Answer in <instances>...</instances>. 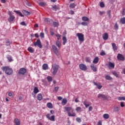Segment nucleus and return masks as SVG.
<instances>
[{"mask_svg":"<svg viewBox=\"0 0 125 125\" xmlns=\"http://www.w3.org/2000/svg\"><path fill=\"white\" fill-rule=\"evenodd\" d=\"M44 21L45 22H46V23H47L48 24H50V23L52 22V20L50 19H45Z\"/></svg>","mask_w":125,"mask_h":125,"instance_id":"23","label":"nucleus"},{"mask_svg":"<svg viewBox=\"0 0 125 125\" xmlns=\"http://www.w3.org/2000/svg\"><path fill=\"white\" fill-rule=\"evenodd\" d=\"M118 99L119 101H125V97H119Z\"/></svg>","mask_w":125,"mask_h":125,"instance_id":"34","label":"nucleus"},{"mask_svg":"<svg viewBox=\"0 0 125 125\" xmlns=\"http://www.w3.org/2000/svg\"><path fill=\"white\" fill-rule=\"evenodd\" d=\"M22 13L24 15H30V12H29L27 11H26V10H22Z\"/></svg>","mask_w":125,"mask_h":125,"instance_id":"28","label":"nucleus"},{"mask_svg":"<svg viewBox=\"0 0 125 125\" xmlns=\"http://www.w3.org/2000/svg\"><path fill=\"white\" fill-rule=\"evenodd\" d=\"M27 50L30 53H34V52H35V49H34V48L32 47H28Z\"/></svg>","mask_w":125,"mask_h":125,"instance_id":"16","label":"nucleus"},{"mask_svg":"<svg viewBox=\"0 0 125 125\" xmlns=\"http://www.w3.org/2000/svg\"><path fill=\"white\" fill-rule=\"evenodd\" d=\"M55 36L57 37L58 41L61 39V35L60 34H56Z\"/></svg>","mask_w":125,"mask_h":125,"instance_id":"42","label":"nucleus"},{"mask_svg":"<svg viewBox=\"0 0 125 125\" xmlns=\"http://www.w3.org/2000/svg\"><path fill=\"white\" fill-rule=\"evenodd\" d=\"M79 68L82 71H86L87 70V67L85 64H83V63H81L79 64Z\"/></svg>","mask_w":125,"mask_h":125,"instance_id":"7","label":"nucleus"},{"mask_svg":"<svg viewBox=\"0 0 125 125\" xmlns=\"http://www.w3.org/2000/svg\"><path fill=\"white\" fill-rule=\"evenodd\" d=\"M100 6L101 7H104L105 6V4H104V3L103 2H101L100 4Z\"/></svg>","mask_w":125,"mask_h":125,"instance_id":"45","label":"nucleus"},{"mask_svg":"<svg viewBox=\"0 0 125 125\" xmlns=\"http://www.w3.org/2000/svg\"><path fill=\"white\" fill-rule=\"evenodd\" d=\"M114 28L115 29V30H118V29H119V26H118V23H115V25H114Z\"/></svg>","mask_w":125,"mask_h":125,"instance_id":"48","label":"nucleus"},{"mask_svg":"<svg viewBox=\"0 0 125 125\" xmlns=\"http://www.w3.org/2000/svg\"><path fill=\"white\" fill-rule=\"evenodd\" d=\"M1 70L5 72L8 76H10L13 74V69L9 66H3L1 67Z\"/></svg>","mask_w":125,"mask_h":125,"instance_id":"1","label":"nucleus"},{"mask_svg":"<svg viewBox=\"0 0 125 125\" xmlns=\"http://www.w3.org/2000/svg\"><path fill=\"white\" fill-rule=\"evenodd\" d=\"M121 107H125V103L124 102H121L120 104Z\"/></svg>","mask_w":125,"mask_h":125,"instance_id":"54","label":"nucleus"},{"mask_svg":"<svg viewBox=\"0 0 125 125\" xmlns=\"http://www.w3.org/2000/svg\"><path fill=\"white\" fill-rule=\"evenodd\" d=\"M98 125H102V122L101 121H99L98 122Z\"/></svg>","mask_w":125,"mask_h":125,"instance_id":"61","label":"nucleus"},{"mask_svg":"<svg viewBox=\"0 0 125 125\" xmlns=\"http://www.w3.org/2000/svg\"><path fill=\"white\" fill-rule=\"evenodd\" d=\"M120 22L123 24H125V18H122L120 19Z\"/></svg>","mask_w":125,"mask_h":125,"instance_id":"35","label":"nucleus"},{"mask_svg":"<svg viewBox=\"0 0 125 125\" xmlns=\"http://www.w3.org/2000/svg\"><path fill=\"white\" fill-rule=\"evenodd\" d=\"M76 121L77 122H78V123H81V122H82V120H81V118H77Z\"/></svg>","mask_w":125,"mask_h":125,"instance_id":"52","label":"nucleus"},{"mask_svg":"<svg viewBox=\"0 0 125 125\" xmlns=\"http://www.w3.org/2000/svg\"><path fill=\"white\" fill-rule=\"evenodd\" d=\"M39 91V89L38 88V87H34V93L35 94H37V93H38Z\"/></svg>","mask_w":125,"mask_h":125,"instance_id":"33","label":"nucleus"},{"mask_svg":"<svg viewBox=\"0 0 125 125\" xmlns=\"http://www.w3.org/2000/svg\"><path fill=\"white\" fill-rule=\"evenodd\" d=\"M15 123L16 125H20V121L18 119H15Z\"/></svg>","mask_w":125,"mask_h":125,"instance_id":"31","label":"nucleus"},{"mask_svg":"<svg viewBox=\"0 0 125 125\" xmlns=\"http://www.w3.org/2000/svg\"><path fill=\"white\" fill-rule=\"evenodd\" d=\"M58 70H59V65L58 64H52L51 71H52V73L53 76H55L56 74H57Z\"/></svg>","mask_w":125,"mask_h":125,"instance_id":"2","label":"nucleus"},{"mask_svg":"<svg viewBox=\"0 0 125 125\" xmlns=\"http://www.w3.org/2000/svg\"><path fill=\"white\" fill-rule=\"evenodd\" d=\"M78 37L79 42L82 43L83 42H84V35L83 33H77L76 34Z\"/></svg>","mask_w":125,"mask_h":125,"instance_id":"4","label":"nucleus"},{"mask_svg":"<svg viewBox=\"0 0 125 125\" xmlns=\"http://www.w3.org/2000/svg\"><path fill=\"white\" fill-rule=\"evenodd\" d=\"M82 21H89V18H87V17H83Z\"/></svg>","mask_w":125,"mask_h":125,"instance_id":"30","label":"nucleus"},{"mask_svg":"<svg viewBox=\"0 0 125 125\" xmlns=\"http://www.w3.org/2000/svg\"><path fill=\"white\" fill-rule=\"evenodd\" d=\"M56 45L58 47L60 48L61 47V42L59 41V40H58L56 42Z\"/></svg>","mask_w":125,"mask_h":125,"instance_id":"25","label":"nucleus"},{"mask_svg":"<svg viewBox=\"0 0 125 125\" xmlns=\"http://www.w3.org/2000/svg\"><path fill=\"white\" fill-rule=\"evenodd\" d=\"M59 9H60L59 7L56 5L53 6V10H54L55 11H57V10H59Z\"/></svg>","mask_w":125,"mask_h":125,"instance_id":"26","label":"nucleus"},{"mask_svg":"<svg viewBox=\"0 0 125 125\" xmlns=\"http://www.w3.org/2000/svg\"><path fill=\"white\" fill-rule=\"evenodd\" d=\"M64 109L66 112H67L68 116L69 117H76V113H71L70 111H72L73 112L74 111V109L72 108V107H65Z\"/></svg>","mask_w":125,"mask_h":125,"instance_id":"3","label":"nucleus"},{"mask_svg":"<svg viewBox=\"0 0 125 125\" xmlns=\"http://www.w3.org/2000/svg\"><path fill=\"white\" fill-rule=\"evenodd\" d=\"M34 45H35V46H38L39 48H42V42L40 39L37 40L36 42H34Z\"/></svg>","mask_w":125,"mask_h":125,"instance_id":"5","label":"nucleus"},{"mask_svg":"<svg viewBox=\"0 0 125 125\" xmlns=\"http://www.w3.org/2000/svg\"><path fill=\"white\" fill-rule=\"evenodd\" d=\"M6 43H8V45H9L10 44V42H9V41L7 40L6 42Z\"/></svg>","mask_w":125,"mask_h":125,"instance_id":"62","label":"nucleus"},{"mask_svg":"<svg viewBox=\"0 0 125 125\" xmlns=\"http://www.w3.org/2000/svg\"><path fill=\"white\" fill-rule=\"evenodd\" d=\"M8 96H10V97H11V96H12V93L11 92H9L8 94Z\"/></svg>","mask_w":125,"mask_h":125,"instance_id":"60","label":"nucleus"},{"mask_svg":"<svg viewBox=\"0 0 125 125\" xmlns=\"http://www.w3.org/2000/svg\"><path fill=\"white\" fill-rule=\"evenodd\" d=\"M103 117H104V119H109V118H110V116L108 114H104Z\"/></svg>","mask_w":125,"mask_h":125,"instance_id":"36","label":"nucleus"},{"mask_svg":"<svg viewBox=\"0 0 125 125\" xmlns=\"http://www.w3.org/2000/svg\"><path fill=\"white\" fill-rule=\"evenodd\" d=\"M62 105H66L67 104V99H63L62 102Z\"/></svg>","mask_w":125,"mask_h":125,"instance_id":"37","label":"nucleus"},{"mask_svg":"<svg viewBox=\"0 0 125 125\" xmlns=\"http://www.w3.org/2000/svg\"><path fill=\"white\" fill-rule=\"evenodd\" d=\"M47 80L48 82H52V77L51 76H47Z\"/></svg>","mask_w":125,"mask_h":125,"instance_id":"39","label":"nucleus"},{"mask_svg":"<svg viewBox=\"0 0 125 125\" xmlns=\"http://www.w3.org/2000/svg\"><path fill=\"white\" fill-rule=\"evenodd\" d=\"M42 69L43 70H48V65L46 63H44L42 65Z\"/></svg>","mask_w":125,"mask_h":125,"instance_id":"21","label":"nucleus"},{"mask_svg":"<svg viewBox=\"0 0 125 125\" xmlns=\"http://www.w3.org/2000/svg\"><path fill=\"white\" fill-rule=\"evenodd\" d=\"M90 67L93 72H96V71H97V68H96V66H95L94 64H91Z\"/></svg>","mask_w":125,"mask_h":125,"instance_id":"17","label":"nucleus"},{"mask_svg":"<svg viewBox=\"0 0 125 125\" xmlns=\"http://www.w3.org/2000/svg\"><path fill=\"white\" fill-rule=\"evenodd\" d=\"M117 59L118 60H121L122 61H125V57L123 56V55L118 54L117 56Z\"/></svg>","mask_w":125,"mask_h":125,"instance_id":"13","label":"nucleus"},{"mask_svg":"<svg viewBox=\"0 0 125 125\" xmlns=\"http://www.w3.org/2000/svg\"><path fill=\"white\" fill-rule=\"evenodd\" d=\"M63 44L65 45L67 43V38L65 36L62 37Z\"/></svg>","mask_w":125,"mask_h":125,"instance_id":"22","label":"nucleus"},{"mask_svg":"<svg viewBox=\"0 0 125 125\" xmlns=\"http://www.w3.org/2000/svg\"><path fill=\"white\" fill-rule=\"evenodd\" d=\"M37 98L39 101H41L42 99V95L41 94H39Z\"/></svg>","mask_w":125,"mask_h":125,"instance_id":"32","label":"nucleus"},{"mask_svg":"<svg viewBox=\"0 0 125 125\" xmlns=\"http://www.w3.org/2000/svg\"><path fill=\"white\" fill-rule=\"evenodd\" d=\"M58 100H62V97L59 96L58 97Z\"/></svg>","mask_w":125,"mask_h":125,"instance_id":"64","label":"nucleus"},{"mask_svg":"<svg viewBox=\"0 0 125 125\" xmlns=\"http://www.w3.org/2000/svg\"><path fill=\"white\" fill-rule=\"evenodd\" d=\"M94 85H96L97 88H98V89H101V88H102V85H101V84L100 83H96L95 82L93 83Z\"/></svg>","mask_w":125,"mask_h":125,"instance_id":"15","label":"nucleus"},{"mask_svg":"<svg viewBox=\"0 0 125 125\" xmlns=\"http://www.w3.org/2000/svg\"><path fill=\"white\" fill-rule=\"evenodd\" d=\"M99 61V58L98 57H96L94 60L93 61V63L94 64H97Z\"/></svg>","mask_w":125,"mask_h":125,"instance_id":"20","label":"nucleus"},{"mask_svg":"<svg viewBox=\"0 0 125 125\" xmlns=\"http://www.w3.org/2000/svg\"><path fill=\"white\" fill-rule=\"evenodd\" d=\"M52 29H50V34L51 36H53L54 35V32H52Z\"/></svg>","mask_w":125,"mask_h":125,"instance_id":"57","label":"nucleus"},{"mask_svg":"<svg viewBox=\"0 0 125 125\" xmlns=\"http://www.w3.org/2000/svg\"><path fill=\"white\" fill-rule=\"evenodd\" d=\"M98 98L99 99H103V100H107V97L103 94H99L98 95Z\"/></svg>","mask_w":125,"mask_h":125,"instance_id":"8","label":"nucleus"},{"mask_svg":"<svg viewBox=\"0 0 125 125\" xmlns=\"http://www.w3.org/2000/svg\"><path fill=\"white\" fill-rule=\"evenodd\" d=\"M35 37L36 38H39V34H38V33L35 34Z\"/></svg>","mask_w":125,"mask_h":125,"instance_id":"63","label":"nucleus"},{"mask_svg":"<svg viewBox=\"0 0 125 125\" xmlns=\"http://www.w3.org/2000/svg\"><path fill=\"white\" fill-rule=\"evenodd\" d=\"M75 6H76V4L75 3H71L69 5L70 8H75Z\"/></svg>","mask_w":125,"mask_h":125,"instance_id":"40","label":"nucleus"},{"mask_svg":"<svg viewBox=\"0 0 125 125\" xmlns=\"http://www.w3.org/2000/svg\"><path fill=\"white\" fill-rule=\"evenodd\" d=\"M105 55H106V53H105V51H103L100 53V55H101L102 56H103Z\"/></svg>","mask_w":125,"mask_h":125,"instance_id":"47","label":"nucleus"},{"mask_svg":"<svg viewBox=\"0 0 125 125\" xmlns=\"http://www.w3.org/2000/svg\"><path fill=\"white\" fill-rule=\"evenodd\" d=\"M52 47L54 53H55L57 55V56H58V55H59V51L58 50V49L56 47V46L53 45L52 46Z\"/></svg>","mask_w":125,"mask_h":125,"instance_id":"9","label":"nucleus"},{"mask_svg":"<svg viewBox=\"0 0 125 125\" xmlns=\"http://www.w3.org/2000/svg\"><path fill=\"white\" fill-rule=\"evenodd\" d=\"M76 111H82V107H76Z\"/></svg>","mask_w":125,"mask_h":125,"instance_id":"51","label":"nucleus"},{"mask_svg":"<svg viewBox=\"0 0 125 125\" xmlns=\"http://www.w3.org/2000/svg\"><path fill=\"white\" fill-rule=\"evenodd\" d=\"M7 59L9 60V61H10V62L12 61V57H11L10 56L7 57Z\"/></svg>","mask_w":125,"mask_h":125,"instance_id":"50","label":"nucleus"},{"mask_svg":"<svg viewBox=\"0 0 125 125\" xmlns=\"http://www.w3.org/2000/svg\"><path fill=\"white\" fill-rule=\"evenodd\" d=\"M53 25L54 27H58V26H59V22H53Z\"/></svg>","mask_w":125,"mask_h":125,"instance_id":"38","label":"nucleus"},{"mask_svg":"<svg viewBox=\"0 0 125 125\" xmlns=\"http://www.w3.org/2000/svg\"><path fill=\"white\" fill-rule=\"evenodd\" d=\"M112 73L113 75H114V76L116 77V78H118V77H119V74H118L116 71H112Z\"/></svg>","mask_w":125,"mask_h":125,"instance_id":"41","label":"nucleus"},{"mask_svg":"<svg viewBox=\"0 0 125 125\" xmlns=\"http://www.w3.org/2000/svg\"><path fill=\"white\" fill-rule=\"evenodd\" d=\"M26 72H27V69H26L24 68H21L20 69L19 71V74L20 75H25Z\"/></svg>","mask_w":125,"mask_h":125,"instance_id":"10","label":"nucleus"},{"mask_svg":"<svg viewBox=\"0 0 125 125\" xmlns=\"http://www.w3.org/2000/svg\"><path fill=\"white\" fill-rule=\"evenodd\" d=\"M100 15H103V14H105L104 11H100L99 12Z\"/></svg>","mask_w":125,"mask_h":125,"instance_id":"53","label":"nucleus"},{"mask_svg":"<svg viewBox=\"0 0 125 125\" xmlns=\"http://www.w3.org/2000/svg\"><path fill=\"white\" fill-rule=\"evenodd\" d=\"M47 106L49 109H52L53 108V106H52V104H51V103H48L47 104Z\"/></svg>","mask_w":125,"mask_h":125,"instance_id":"27","label":"nucleus"},{"mask_svg":"<svg viewBox=\"0 0 125 125\" xmlns=\"http://www.w3.org/2000/svg\"><path fill=\"white\" fill-rule=\"evenodd\" d=\"M14 12H15V13H16L17 14H19V15L21 16V17H24V15H23V14H22V13H21V12H20V11L14 10Z\"/></svg>","mask_w":125,"mask_h":125,"instance_id":"19","label":"nucleus"},{"mask_svg":"<svg viewBox=\"0 0 125 125\" xmlns=\"http://www.w3.org/2000/svg\"><path fill=\"white\" fill-rule=\"evenodd\" d=\"M85 61H86V62H88L89 63L90 62V61H91L90 58H88V57L86 58H85Z\"/></svg>","mask_w":125,"mask_h":125,"instance_id":"46","label":"nucleus"},{"mask_svg":"<svg viewBox=\"0 0 125 125\" xmlns=\"http://www.w3.org/2000/svg\"><path fill=\"white\" fill-rule=\"evenodd\" d=\"M106 66L108 67V68H112L114 69L115 68V63L109 62L108 63L106 64Z\"/></svg>","mask_w":125,"mask_h":125,"instance_id":"12","label":"nucleus"},{"mask_svg":"<svg viewBox=\"0 0 125 125\" xmlns=\"http://www.w3.org/2000/svg\"><path fill=\"white\" fill-rule=\"evenodd\" d=\"M93 107L92 106L89 107V111L90 112V111H92Z\"/></svg>","mask_w":125,"mask_h":125,"instance_id":"59","label":"nucleus"},{"mask_svg":"<svg viewBox=\"0 0 125 125\" xmlns=\"http://www.w3.org/2000/svg\"><path fill=\"white\" fill-rule=\"evenodd\" d=\"M105 79L108 81H111V80H113V78H112V77L109 75H105Z\"/></svg>","mask_w":125,"mask_h":125,"instance_id":"29","label":"nucleus"},{"mask_svg":"<svg viewBox=\"0 0 125 125\" xmlns=\"http://www.w3.org/2000/svg\"><path fill=\"white\" fill-rule=\"evenodd\" d=\"M40 37H41V39H43V38H44V33L43 32L41 33Z\"/></svg>","mask_w":125,"mask_h":125,"instance_id":"44","label":"nucleus"},{"mask_svg":"<svg viewBox=\"0 0 125 125\" xmlns=\"http://www.w3.org/2000/svg\"><path fill=\"white\" fill-rule=\"evenodd\" d=\"M46 117L48 120H49L52 122H55V116L54 115H52L51 117H50V114H47L46 115Z\"/></svg>","mask_w":125,"mask_h":125,"instance_id":"6","label":"nucleus"},{"mask_svg":"<svg viewBox=\"0 0 125 125\" xmlns=\"http://www.w3.org/2000/svg\"><path fill=\"white\" fill-rule=\"evenodd\" d=\"M108 38H109V36H108V33H105L103 36V39L104 40V41H107V39H108Z\"/></svg>","mask_w":125,"mask_h":125,"instance_id":"18","label":"nucleus"},{"mask_svg":"<svg viewBox=\"0 0 125 125\" xmlns=\"http://www.w3.org/2000/svg\"><path fill=\"white\" fill-rule=\"evenodd\" d=\"M39 5H41V6H44L45 5V3L44 2H40L39 3Z\"/></svg>","mask_w":125,"mask_h":125,"instance_id":"49","label":"nucleus"},{"mask_svg":"<svg viewBox=\"0 0 125 125\" xmlns=\"http://www.w3.org/2000/svg\"><path fill=\"white\" fill-rule=\"evenodd\" d=\"M120 110H121V107H120V106H114V107L113 108L114 112H115L117 113V112H119V111H120Z\"/></svg>","mask_w":125,"mask_h":125,"instance_id":"14","label":"nucleus"},{"mask_svg":"<svg viewBox=\"0 0 125 125\" xmlns=\"http://www.w3.org/2000/svg\"><path fill=\"white\" fill-rule=\"evenodd\" d=\"M8 13L9 16H13V15H12V13L11 11H9L8 12Z\"/></svg>","mask_w":125,"mask_h":125,"instance_id":"56","label":"nucleus"},{"mask_svg":"<svg viewBox=\"0 0 125 125\" xmlns=\"http://www.w3.org/2000/svg\"><path fill=\"white\" fill-rule=\"evenodd\" d=\"M14 19H15V17L14 16H10L8 19V21L9 23H13V21H14Z\"/></svg>","mask_w":125,"mask_h":125,"instance_id":"11","label":"nucleus"},{"mask_svg":"<svg viewBox=\"0 0 125 125\" xmlns=\"http://www.w3.org/2000/svg\"><path fill=\"white\" fill-rule=\"evenodd\" d=\"M81 25H82L83 26H87L88 24L87 22L83 21L81 22Z\"/></svg>","mask_w":125,"mask_h":125,"instance_id":"43","label":"nucleus"},{"mask_svg":"<svg viewBox=\"0 0 125 125\" xmlns=\"http://www.w3.org/2000/svg\"><path fill=\"white\" fill-rule=\"evenodd\" d=\"M59 88V87L58 86L55 87V90L56 92H57V91L58 90Z\"/></svg>","mask_w":125,"mask_h":125,"instance_id":"58","label":"nucleus"},{"mask_svg":"<svg viewBox=\"0 0 125 125\" xmlns=\"http://www.w3.org/2000/svg\"><path fill=\"white\" fill-rule=\"evenodd\" d=\"M112 47L113 48V50L114 51H116L118 49V47H117V45H116V43H112Z\"/></svg>","mask_w":125,"mask_h":125,"instance_id":"24","label":"nucleus"},{"mask_svg":"<svg viewBox=\"0 0 125 125\" xmlns=\"http://www.w3.org/2000/svg\"><path fill=\"white\" fill-rule=\"evenodd\" d=\"M21 24L22 26H26V23H25V21H22L21 22Z\"/></svg>","mask_w":125,"mask_h":125,"instance_id":"55","label":"nucleus"}]
</instances>
